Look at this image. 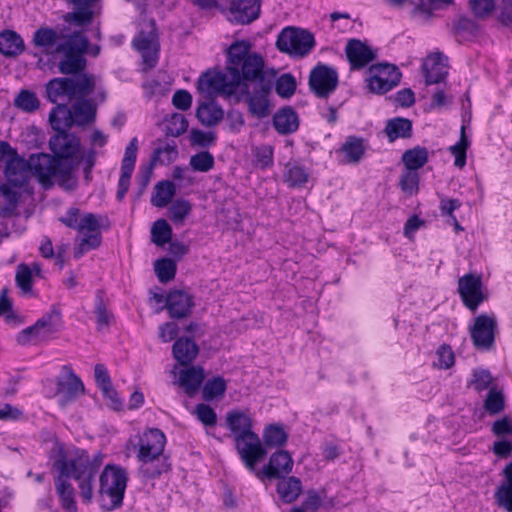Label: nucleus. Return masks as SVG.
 I'll list each match as a JSON object with an SVG mask.
<instances>
[{
	"label": "nucleus",
	"mask_w": 512,
	"mask_h": 512,
	"mask_svg": "<svg viewBox=\"0 0 512 512\" xmlns=\"http://www.w3.org/2000/svg\"><path fill=\"white\" fill-rule=\"evenodd\" d=\"M22 189L8 184L0 186V214L11 216L15 213L21 197Z\"/></svg>",
	"instance_id": "obj_27"
},
{
	"label": "nucleus",
	"mask_w": 512,
	"mask_h": 512,
	"mask_svg": "<svg viewBox=\"0 0 512 512\" xmlns=\"http://www.w3.org/2000/svg\"><path fill=\"white\" fill-rule=\"evenodd\" d=\"M176 193V187L171 181H161L155 186V192L151 197V203L155 207L163 208L168 205Z\"/></svg>",
	"instance_id": "obj_38"
},
{
	"label": "nucleus",
	"mask_w": 512,
	"mask_h": 512,
	"mask_svg": "<svg viewBox=\"0 0 512 512\" xmlns=\"http://www.w3.org/2000/svg\"><path fill=\"white\" fill-rule=\"evenodd\" d=\"M436 357L437 361L434 364L440 369H449L454 365V353L448 345L440 346L436 352Z\"/></svg>",
	"instance_id": "obj_58"
},
{
	"label": "nucleus",
	"mask_w": 512,
	"mask_h": 512,
	"mask_svg": "<svg viewBox=\"0 0 512 512\" xmlns=\"http://www.w3.org/2000/svg\"><path fill=\"white\" fill-rule=\"evenodd\" d=\"M505 406L503 393L496 388H491L484 401V408L489 414L500 413Z\"/></svg>",
	"instance_id": "obj_48"
},
{
	"label": "nucleus",
	"mask_w": 512,
	"mask_h": 512,
	"mask_svg": "<svg viewBox=\"0 0 512 512\" xmlns=\"http://www.w3.org/2000/svg\"><path fill=\"white\" fill-rule=\"evenodd\" d=\"M5 184L28 191L27 184L35 177L44 189L55 184L63 190L72 191L77 187V180L71 174V167L64 165L47 153L31 154L28 159L17 155L6 162Z\"/></svg>",
	"instance_id": "obj_3"
},
{
	"label": "nucleus",
	"mask_w": 512,
	"mask_h": 512,
	"mask_svg": "<svg viewBox=\"0 0 512 512\" xmlns=\"http://www.w3.org/2000/svg\"><path fill=\"white\" fill-rule=\"evenodd\" d=\"M138 151V140L136 137L132 138L127 145L122 159L121 172L133 173L136 157Z\"/></svg>",
	"instance_id": "obj_52"
},
{
	"label": "nucleus",
	"mask_w": 512,
	"mask_h": 512,
	"mask_svg": "<svg viewBox=\"0 0 512 512\" xmlns=\"http://www.w3.org/2000/svg\"><path fill=\"white\" fill-rule=\"evenodd\" d=\"M194 414L205 426H214L217 422L215 411L206 404H198L194 409Z\"/></svg>",
	"instance_id": "obj_59"
},
{
	"label": "nucleus",
	"mask_w": 512,
	"mask_h": 512,
	"mask_svg": "<svg viewBox=\"0 0 512 512\" xmlns=\"http://www.w3.org/2000/svg\"><path fill=\"white\" fill-rule=\"evenodd\" d=\"M73 79L74 98H82L89 95L95 86V79L92 76L83 74Z\"/></svg>",
	"instance_id": "obj_47"
},
{
	"label": "nucleus",
	"mask_w": 512,
	"mask_h": 512,
	"mask_svg": "<svg viewBox=\"0 0 512 512\" xmlns=\"http://www.w3.org/2000/svg\"><path fill=\"white\" fill-rule=\"evenodd\" d=\"M293 459L291 455L284 450H279L270 456L269 462L261 470H257L255 476L264 480L265 478H279L292 471Z\"/></svg>",
	"instance_id": "obj_18"
},
{
	"label": "nucleus",
	"mask_w": 512,
	"mask_h": 512,
	"mask_svg": "<svg viewBox=\"0 0 512 512\" xmlns=\"http://www.w3.org/2000/svg\"><path fill=\"white\" fill-rule=\"evenodd\" d=\"M59 220L66 227L76 230L80 236L76 251L78 257L101 245L102 216L93 213H81L79 208L70 207Z\"/></svg>",
	"instance_id": "obj_5"
},
{
	"label": "nucleus",
	"mask_w": 512,
	"mask_h": 512,
	"mask_svg": "<svg viewBox=\"0 0 512 512\" xmlns=\"http://www.w3.org/2000/svg\"><path fill=\"white\" fill-rule=\"evenodd\" d=\"M46 94L49 101L57 103L60 100L71 101L74 98L73 79L54 78L46 85Z\"/></svg>",
	"instance_id": "obj_22"
},
{
	"label": "nucleus",
	"mask_w": 512,
	"mask_h": 512,
	"mask_svg": "<svg viewBox=\"0 0 512 512\" xmlns=\"http://www.w3.org/2000/svg\"><path fill=\"white\" fill-rule=\"evenodd\" d=\"M88 39L82 33H74L57 45L55 52L62 54L59 71L63 74H76L86 65L84 54L88 48Z\"/></svg>",
	"instance_id": "obj_6"
},
{
	"label": "nucleus",
	"mask_w": 512,
	"mask_h": 512,
	"mask_svg": "<svg viewBox=\"0 0 512 512\" xmlns=\"http://www.w3.org/2000/svg\"><path fill=\"white\" fill-rule=\"evenodd\" d=\"M198 351L197 344L190 338H179L172 347L173 356L180 365L191 363L198 355Z\"/></svg>",
	"instance_id": "obj_31"
},
{
	"label": "nucleus",
	"mask_w": 512,
	"mask_h": 512,
	"mask_svg": "<svg viewBox=\"0 0 512 512\" xmlns=\"http://www.w3.org/2000/svg\"><path fill=\"white\" fill-rule=\"evenodd\" d=\"M214 157L208 151H201L195 155H192L189 161L190 167L194 171L208 172L214 167Z\"/></svg>",
	"instance_id": "obj_45"
},
{
	"label": "nucleus",
	"mask_w": 512,
	"mask_h": 512,
	"mask_svg": "<svg viewBox=\"0 0 512 512\" xmlns=\"http://www.w3.org/2000/svg\"><path fill=\"white\" fill-rule=\"evenodd\" d=\"M458 292L464 305L471 311H476L478 306L486 299L482 291L481 276L469 273L458 280Z\"/></svg>",
	"instance_id": "obj_16"
},
{
	"label": "nucleus",
	"mask_w": 512,
	"mask_h": 512,
	"mask_svg": "<svg viewBox=\"0 0 512 512\" xmlns=\"http://www.w3.org/2000/svg\"><path fill=\"white\" fill-rule=\"evenodd\" d=\"M205 374L203 368L191 366L179 371L178 384L188 396H193L203 383Z\"/></svg>",
	"instance_id": "obj_24"
},
{
	"label": "nucleus",
	"mask_w": 512,
	"mask_h": 512,
	"mask_svg": "<svg viewBox=\"0 0 512 512\" xmlns=\"http://www.w3.org/2000/svg\"><path fill=\"white\" fill-rule=\"evenodd\" d=\"M222 108L215 102L202 103L197 108L196 116L206 126L217 124L223 118Z\"/></svg>",
	"instance_id": "obj_35"
},
{
	"label": "nucleus",
	"mask_w": 512,
	"mask_h": 512,
	"mask_svg": "<svg viewBox=\"0 0 512 512\" xmlns=\"http://www.w3.org/2000/svg\"><path fill=\"white\" fill-rule=\"evenodd\" d=\"M419 176L417 172L406 171L404 172L399 181L402 191L407 195H414L418 192Z\"/></svg>",
	"instance_id": "obj_55"
},
{
	"label": "nucleus",
	"mask_w": 512,
	"mask_h": 512,
	"mask_svg": "<svg viewBox=\"0 0 512 512\" xmlns=\"http://www.w3.org/2000/svg\"><path fill=\"white\" fill-rule=\"evenodd\" d=\"M469 3L477 17H485L491 14L495 8L494 0H470Z\"/></svg>",
	"instance_id": "obj_64"
},
{
	"label": "nucleus",
	"mask_w": 512,
	"mask_h": 512,
	"mask_svg": "<svg viewBox=\"0 0 512 512\" xmlns=\"http://www.w3.org/2000/svg\"><path fill=\"white\" fill-rule=\"evenodd\" d=\"M33 270L26 264H20L17 267L16 283L18 287L25 293L32 289Z\"/></svg>",
	"instance_id": "obj_54"
},
{
	"label": "nucleus",
	"mask_w": 512,
	"mask_h": 512,
	"mask_svg": "<svg viewBox=\"0 0 512 512\" xmlns=\"http://www.w3.org/2000/svg\"><path fill=\"white\" fill-rule=\"evenodd\" d=\"M251 42L235 41L228 48V66L225 71H208L198 80V90L207 96L234 94L242 82L263 83L266 71L264 59L251 52Z\"/></svg>",
	"instance_id": "obj_2"
},
{
	"label": "nucleus",
	"mask_w": 512,
	"mask_h": 512,
	"mask_svg": "<svg viewBox=\"0 0 512 512\" xmlns=\"http://www.w3.org/2000/svg\"><path fill=\"white\" fill-rule=\"evenodd\" d=\"M315 38L305 29L286 27L278 35L276 46L279 51L292 57L307 56L315 47Z\"/></svg>",
	"instance_id": "obj_8"
},
{
	"label": "nucleus",
	"mask_w": 512,
	"mask_h": 512,
	"mask_svg": "<svg viewBox=\"0 0 512 512\" xmlns=\"http://www.w3.org/2000/svg\"><path fill=\"white\" fill-rule=\"evenodd\" d=\"M71 110L76 125H85L92 122L96 114L94 104L88 100L77 101Z\"/></svg>",
	"instance_id": "obj_39"
},
{
	"label": "nucleus",
	"mask_w": 512,
	"mask_h": 512,
	"mask_svg": "<svg viewBox=\"0 0 512 512\" xmlns=\"http://www.w3.org/2000/svg\"><path fill=\"white\" fill-rule=\"evenodd\" d=\"M193 306L191 296L181 290H175L166 298V308L172 318L186 317Z\"/></svg>",
	"instance_id": "obj_21"
},
{
	"label": "nucleus",
	"mask_w": 512,
	"mask_h": 512,
	"mask_svg": "<svg viewBox=\"0 0 512 512\" xmlns=\"http://www.w3.org/2000/svg\"><path fill=\"white\" fill-rule=\"evenodd\" d=\"M49 122L56 132H64L74 124L72 110L66 104H57L49 114Z\"/></svg>",
	"instance_id": "obj_30"
},
{
	"label": "nucleus",
	"mask_w": 512,
	"mask_h": 512,
	"mask_svg": "<svg viewBox=\"0 0 512 512\" xmlns=\"http://www.w3.org/2000/svg\"><path fill=\"white\" fill-rule=\"evenodd\" d=\"M468 147V141L465 136V127H461L460 140L453 146L450 147V152L454 155V165L458 168H463L466 164V149Z\"/></svg>",
	"instance_id": "obj_50"
},
{
	"label": "nucleus",
	"mask_w": 512,
	"mask_h": 512,
	"mask_svg": "<svg viewBox=\"0 0 512 512\" xmlns=\"http://www.w3.org/2000/svg\"><path fill=\"white\" fill-rule=\"evenodd\" d=\"M226 382L222 377H216L206 382L203 387V398L207 401L220 397L225 393Z\"/></svg>",
	"instance_id": "obj_49"
},
{
	"label": "nucleus",
	"mask_w": 512,
	"mask_h": 512,
	"mask_svg": "<svg viewBox=\"0 0 512 512\" xmlns=\"http://www.w3.org/2000/svg\"><path fill=\"white\" fill-rule=\"evenodd\" d=\"M188 128V122L184 115L175 113L171 116L167 124L168 132L173 136H179Z\"/></svg>",
	"instance_id": "obj_62"
},
{
	"label": "nucleus",
	"mask_w": 512,
	"mask_h": 512,
	"mask_svg": "<svg viewBox=\"0 0 512 512\" xmlns=\"http://www.w3.org/2000/svg\"><path fill=\"white\" fill-rule=\"evenodd\" d=\"M378 50L366 41L354 38V70L366 68L377 59Z\"/></svg>",
	"instance_id": "obj_29"
},
{
	"label": "nucleus",
	"mask_w": 512,
	"mask_h": 512,
	"mask_svg": "<svg viewBox=\"0 0 512 512\" xmlns=\"http://www.w3.org/2000/svg\"><path fill=\"white\" fill-rule=\"evenodd\" d=\"M54 476L55 492L65 512H78L75 501V489L69 478H73L85 504H90L94 493L95 478L102 466L100 454L90 456L84 449L65 448L56 444L50 454Z\"/></svg>",
	"instance_id": "obj_1"
},
{
	"label": "nucleus",
	"mask_w": 512,
	"mask_h": 512,
	"mask_svg": "<svg viewBox=\"0 0 512 512\" xmlns=\"http://www.w3.org/2000/svg\"><path fill=\"white\" fill-rule=\"evenodd\" d=\"M172 238V228L164 219L154 222L151 228V240L157 246H164Z\"/></svg>",
	"instance_id": "obj_42"
},
{
	"label": "nucleus",
	"mask_w": 512,
	"mask_h": 512,
	"mask_svg": "<svg viewBox=\"0 0 512 512\" xmlns=\"http://www.w3.org/2000/svg\"><path fill=\"white\" fill-rule=\"evenodd\" d=\"M412 122L409 119L397 117L387 122L385 127L386 135L390 142L398 138H408L411 136Z\"/></svg>",
	"instance_id": "obj_34"
},
{
	"label": "nucleus",
	"mask_w": 512,
	"mask_h": 512,
	"mask_svg": "<svg viewBox=\"0 0 512 512\" xmlns=\"http://www.w3.org/2000/svg\"><path fill=\"white\" fill-rule=\"evenodd\" d=\"M14 106L26 113H34L40 107L37 95L30 90H21L14 99Z\"/></svg>",
	"instance_id": "obj_41"
},
{
	"label": "nucleus",
	"mask_w": 512,
	"mask_h": 512,
	"mask_svg": "<svg viewBox=\"0 0 512 512\" xmlns=\"http://www.w3.org/2000/svg\"><path fill=\"white\" fill-rule=\"evenodd\" d=\"M252 154L255 165L261 169H265L273 163V148L269 145L255 147Z\"/></svg>",
	"instance_id": "obj_51"
},
{
	"label": "nucleus",
	"mask_w": 512,
	"mask_h": 512,
	"mask_svg": "<svg viewBox=\"0 0 512 512\" xmlns=\"http://www.w3.org/2000/svg\"><path fill=\"white\" fill-rule=\"evenodd\" d=\"M127 472L118 465H107L99 477V494L102 500H109L108 510L119 507L127 487Z\"/></svg>",
	"instance_id": "obj_7"
},
{
	"label": "nucleus",
	"mask_w": 512,
	"mask_h": 512,
	"mask_svg": "<svg viewBox=\"0 0 512 512\" xmlns=\"http://www.w3.org/2000/svg\"><path fill=\"white\" fill-rule=\"evenodd\" d=\"M57 38V33L52 28H39L34 32L33 44L48 50L55 45Z\"/></svg>",
	"instance_id": "obj_44"
},
{
	"label": "nucleus",
	"mask_w": 512,
	"mask_h": 512,
	"mask_svg": "<svg viewBox=\"0 0 512 512\" xmlns=\"http://www.w3.org/2000/svg\"><path fill=\"white\" fill-rule=\"evenodd\" d=\"M264 446L280 447L287 441V434L281 426L269 425L263 432Z\"/></svg>",
	"instance_id": "obj_43"
},
{
	"label": "nucleus",
	"mask_w": 512,
	"mask_h": 512,
	"mask_svg": "<svg viewBox=\"0 0 512 512\" xmlns=\"http://www.w3.org/2000/svg\"><path fill=\"white\" fill-rule=\"evenodd\" d=\"M80 147V139L67 131L57 132L49 140V148L54 154L51 156L61 161L64 165L71 167V174L77 181L78 179L75 175L77 164L68 160H72L78 155Z\"/></svg>",
	"instance_id": "obj_10"
},
{
	"label": "nucleus",
	"mask_w": 512,
	"mask_h": 512,
	"mask_svg": "<svg viewBox=\"0 0 512 512\" xmlns=\"http://www.w3.org/2000/svg\"><path fill=\"white\" fill-rule=\"evenodd\" d=\"M494 435L499 438H511L512 439V419L509 416H504L501 419L496 420L491 428Z\"/></svg>",
	"instance_id": "obj_60"
},
{
	"label": "nucleus",
	"mask_w": 512,
	"mask_h": 512,
	"mask_svg": "<svg viewBox=\"0 0 512 512\" xmlns=\"http://www.w3.org/2000/svg\"><path fill=\"white\" fill-rule=\"evenodd\" d=\"M133 46L138 50L147 68H153L158 62L159 42L154 21H150L147 30H141L133 39Z\"/></svg>",
	"instance_id": "obj_13"
},
{
	"label": "nucleus",
	"mask_w": 512,
	"mask_h": 512,
	"mask_svg": "<svg viewBox=\"0 0 512 512\" xmlns=\"http://www.w3.org/2000/svg\"><path fill=\"white\" fill-rule=\"evenodd\" d=\"M422 70L427 85L441 82L448 73L445 56L439 52L431 53L424 59Z\"/></svg>",
	"instance_id": "obj_20"
},
{
	"label": "nucleus",
	"mask_w": 512,
	"mask_h": 512,
	"mask_svg": "<svg viewBox=\"0 0 512 512\" xmlns=\"http://www.w3.org/2000/svg\"><path fill=\"white\" fill-rule=\"evenodd\" d=\"M56 317L53 315L44 316L39 319L33 326L25 329L19 336L18 341L25 344L33 339L45 340L57 331Z\"/></svg>",
	"instance_id": "obj_19"
},
{
	"label": "nucleus",
	"mask_w": 512,
	"mask_h": 512,
	"mask_svg": "<svg viewBox=\"0 0 512 512\" xmlns=\"http://www.w3.org/2000/svg\"><path fill=\"white\" fill-rule=\"evenodd\" d=\"M365 88L374 94H385L399 85L402 74L398 67L389 63L370 65Z\"/></svg>",
	"instance_id": "obj_9"
},
{
	"label": "nucleus",
	"mask_w": 512,
	"mask_h": 512,
	"mask_svg": "<svg viewBox=\"0 0 512 512\" xmlns=\"http://www.w3.org/2000/svg\"><path fill=\"white\" fill-rule=\"evenodd\" d=\"M178 156V150L175 144L166 143L155 150V159L160 163L173 162Z\"/></svg>",
	"instance_id": "obj_61"
},
{
	"label": "nucleus",
	"mask_w": 512,
	"mask_h": 512,
	"mask_svg": "<svg viewBox=\"0 0 512 512\" xmlns=\"http://www.w3.org/2000/svg\"><path fill=\"white\" fill-rule=\"evenodd\" d=\"M226 425L231 431L234 441L249 433H253L252 419L247 413L240 410H233L227 413Z\"/></svg>",
	"instance_id": "obj_23"
},
{
	"label": "nucleus",
	"mask_w": 512,
	"mask_h": 512,
	"mask_svg": "<svg viewBox=\"0 0 512 512\" xmlns=\"http://www.w3.org/2000/svg\"><path fill=\"white\" fill-rule=\"evenodd\" d=\"M154 269L159 281L166 283L174 278L176 264L173 260L164 258L155 262Z\"/></svg>",
	"instance_id": "obj_46"
},
{
	"label": "nucleus",
	"mask_w": 512,
	"mask_h": 512,
	"mask_svg": "<svg viewBox=\"0 0 512 512\" xmlns=\"http://www.w3.org/2000/svg\"><path fill=\"white\" fill-rule=\"evenodd\" d=\"M229 21L236 24H250L258 19L261 11L260 0H226Z\"/></svg>",
	"instance_id": "obj_17"
},
{
	"label": "nucleus",
	"mask_w": 512,
	"mask_h": 512,
	"mask_svg": "<svg viewBox=\"0 0 512 512\" xmlns=\"http://www.w3.org/2000/svg\"><path fill=\"white\" fill-rule=\"evenodd\" d=\"M505 480L497 488L495 499L499 507L512 512V462L504 468Z\"/></svg>",
	"instance_id": "obj_32"
},
{
	"label": "nucleus",
	"mask_w": 512,
	"mask_h": 512,
	"mask_svg": "<svg viewBox=\"0 0 512 512\" xmlns=\"http://www.w3.org/2000/svg\"><path fill=\"white\" fill-rule=\"evenodd\" d=\"M402 161L407 170L415 172L427 163L428 150L425 147L416 146L403 153Z\"/></svg>",
	"instance_id": "obj_37"
},
{
	"label": "nucleus",
	"mask_w": 512,
	"mask_h": 512,
	"mask_svg": "<svg viewBox=\"0 0 512 512\" xmlns=\"http://www.w3.org/2000/svg\"><path fill=\"white\" fill-rule=\"evenodd\" d=\"M95 314H96V322L99 329L108 327L111 319L112 314L107 310L103 299L101 297H98L96 306H95Z\"/></svg>",
	"instance_id": "obj_63"
},
{
	"label": "nucleus",
	"mask_w": 512,
	"mask_h": 512,
	"mask_svg": "<svg viewBox=\"0 0 512 512\" xmlns=\"http://www.w3.org/2000/svg\"><path fill=\"white\" fill-rule=\"evenodd\" d=\"M235 448L244 463L245 467L252 473L256 474V465L267 454L265 446L261 442L256 433H249L244 437L235 440Z\"/></svg>",
	"instance_id": "obj_12"
},
{
	"label": "nucleus",
	"mask_w": 512,
	"mask_h": 512,
	"mask_svg": "<svg viewBox=\"0 0 512 512\" xmlns=\"http://www.w3.org/2000/svg\"><path fill=\"white\" fill-rule=\"evenodd\" d=\"M275 90L283 98L291 97L296 90L295 78L288 73L281 75L276 81Z\"/></svg>",
	"instance_id": "obj_53"
},
{
	"label": "nucleus",
	"mask_w": 512,
	"mask_h": 512,
	"mask_svg": "<svg viewBox=\"0 0 512 512\" xmlns=\"http://www.w3.org/2000/svg\"><path fill=\"white\" fill-rule=\"evenodd\" d=\"M192 206L189 201L179 199L176 200L170 207L171 218L174 222H183V220L190 214Z\"/></svg>",
	"instance_id": "obj_57"
},
{
	"label": "nucleus",
	"mask_w": 512,
	"mask_h": 512,
	"mask_svg": "<svg viewBox=\"0 0 512 512\" xmlns=\"http://www.w3.org/2000/svg\"><path fill=\"white\" fill-rule=\"evenodd\" d=\"M301 491V481L296 477L285 478L279 481L277 485V492L280 498L286 503L295 501L299 497Z\"/></svg>",
	"instance_id": "obj_36"
},
{
	"label": "nucleus",
	"mask_w": 512,
	"mask_h": 512,
	"mask_svg": "<svg viewBox=\"0 0 512 512\" xmlns=\"http://www.w3.org/2000/svg\"><path fill=\"white\" fill-rule=\"evenodd\" d=\"M497 321L494 315L481 314L474 319L470 327L471 340L474 346L480 350L492 348L495 340Z\"/></svg>",
	"instance_id": "obj_14"
},
{
	"label": "nucleus",
	"mask_w": 512,
	"mask_h": 512,
	"mask_svg": "<svg viewBox=\"0 0 512 512\" xmlns=\"http://www.w3.org/2000/svg\"><path fill=\"white\" fill-rule=\"evenodd\" d=\"M338 84L337 72L325 64L319 63L310 72L309 87L320 98L328 97Z\"/></svg>",
	"instance_id": "obj_15"
},
{
	"label": "nucleus",
	"mask_w": 512,
	"mask_h": 512,
	"mask_svg": "<svg viewBox=\"0 0 512 512\" xmlns=\"http://www.w3.org/2000/svg\"><path fill=\"white\" fill-rule=\"evenodd\" d=\"M84 393V384L81 379L74 373L69 365H64L61 368L60 374L57 377L56 396L59 405L64 408L69 403L76 400Z\"/></svg>",
	"instance_id": "obj_11"
},
{
	"label": "nucleus",
	"mask_w": 512,
	"mask_h": 512,
	"mask_svg": "<svg viewBox=\"0 0 512 512\" xmlns=\"http://www.w3.org/2000/svg\"><path fill=\"white\" fill-rule=\"evenodd\" d=\"M468 386L472 387L477 392L484 390H488L489 392L491 388H495L494 380L490 372L481 368L472 371Z\"/></svg>",
	"instance_id": "obj_40"
},
{
	"label": "nucleus",
	"mask_w": 512,
	"mask_h": 512,
	"mask_svg": "<svg viewBox=\"0 0 512 512\" xmlns=\"http://www.w3.org/2000/svg\"><path fill=\"white\" fill-rule=\"evenodd\" d=\"M308 170L299 163H287L283 171V181L290 188H301L309 180Z\"/></svg>",
	"instance_id": "obj_33"
},
{
	"label": "nucleus",
	"mask_w": 512,
	"mask_h": 512,
	"mask_svg": "<svg viewBox=\"0 0 512 512\" xmlns=\"http://www.w3.org/2000/svg\"><path fill=\"white\" fill-rule=\"evenodd\" d=\"M268 94L269 86L261 83L260 89L248 97L249 111L255 117L265 118L270 114Z\"/></svg>",
	"instance_id": "obj_25"
},
{
	"label": "nucleus",
	"mask_w": 512,
	"mask_h": 512,
	"mask_svg": "<svg viewBox=\"0 0 512 512\" xmlns=\"http://www.w3.org/2000/svg\"><path fill=\"white\" fill-rule=\"evenodd\" d=\"M167 443L165 434L158 428H147L142 433L131 437L125 444V450L135 453L139 466V474L153 479L166 472L169 468L164 459Z\"/></svg>",
	"instance_id": "obj_4"
},
{
	"label": "nucleus",
	"mask_w": 512,
	"mask_h": 512,
	"mask_svg": "<svg viewBox=\"0 0 512 512\" xmlns=\"http://www.w3.org/2000/svg\"><path fill=\"white\" fill-rule=\"evenodd\" d=\"M25 49L22 37L13 30L0 33V53L6 57H16Z\"/></svg>",
	"instance_id": "obj_28"
},
{
	"label": "nucleus",
	"mask_w": 512,
	"mask_h": 512,
	"mask_svg": "<svg viewBox=\"0 0 512 512\" xmlns=\"http://www.w3.org/2000/svg\"><path fill=\"white\" fill-rule=\"evenodd\" d=\"M273 125L279 134H291L299 127L298 115L290 107L283 108L274 115Z\"/></svg>",
	"instance_id": "obj_26"
},
{
	"label": "nucleus",
	"mask_w": 512,
	"mask_h": 512,
	"mask_svg": "<svg viewBox=\"0 0 512 512\" xmlns=\"http://www.w3.org/2000/svg\"><path fill=\"white\" fill-rule=\"evenodd\" d=\"M215 133L211 131H203L200 129H192L190 132V140L193 146L206 148L215 142Z\"/></svg>",
	"instance_id": "obj_56"
}]
</instances>
